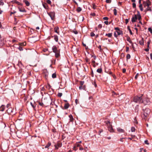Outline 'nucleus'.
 Returning a JSON list of instances; mask_svg holds the SVG:
<instances>
[{
  "label": "nucleus",
  "instance_id": "obj_18",
  "mask_svg": "<svg viewBox=\"0 0 152 152\" xmlns=\"http://www.w3.org/2000/svg\"><path fill=\"white\" fill-rule=\"evenodd\" d=\"M69 104L68 103H67L65 104L64 107L65 109H67V108H68L69 107Z\"/></svg>",
  "mask_w": 152,
  "mask_h": 152
},
{
  "label": "nucleus",
  "instance_id": "obj_51",
  "mask_svg": "<svg viewBox=\"0 0 152 152\" xmlns=\"http://www.w3.org/2000/svg\"><path fill=\"white\" fill-rule=\"evenodd\" d=\"M84 84V82L83 81H81L80 82V84L81 86H83Z\"/></svg>",
  "mask_w": 152,
  "mask_h": 152
},
{
  "label": "nucleus",
  "instance_id": "obj_35",
  "mask_svg": "<svg viewBox=\"0 0 152 152\" xmlns=\"http://www.w3.org/2000/svg\"><path fill=\"white\" fill-rule=\"evenodd\" d=\"M128 30H129V33H130V34H131V35H132L133 33H132V31H131V29H130V28H129V26H128Z\"/></svg>",
  "mask_w": 152,
  "mask_h": 152
},
{
  "label": "nucleus",
  "instance_id": "obj_26",
  "mask_svg": "<svg viewBox=\"0 0 152 152\" xmlns=\"http://www.w3.org/2000/svg\"><path fill=\"white\" fill-rule=\"evenodd\" d=\"M20 46H25L26 45V43L25 42L20 43L19 44Z\"/></svg>",
  "mask_w": 152,
  "mask_h": 152
},
{
  "label": "nucleus",
  "instance_id": "obj_43",
  "mask_svg": "<svg viewBox=\"0 0 152 152\" xmlns=\"http://www.w3.org/2000/svg\"><path fill=\"white\" fill-rule=\"evenodd\" d=\"M62 95V94L61 93H58V96L61 97Z\"/></svg>",
  "mask_w": 152,
  "mask_h": 152
},
{
  "label": "nucleus",
  "instance_id": "obj_52",
  "mask_svg": "<svg viewBox=\"0 0 152 152\" xmlns=\"http://www.w3.org/2000/svg\"><path fill=\"white\" fill-rule=\"evenodd\" d=\"M47 2L49 4H50L51 3V1L50 0H47Z\"/></svg>",
  "mask_w": 152,
  "mask_h": 152
},
{
  "label": "nucleus",
  "instance_id": "obj_12",
  "mask_svg": "<svg viewBox=\"0 0 152 152\" xmlns=\"http://www.w3.org/2000/svg\"><path fill=\"white\" fill-rule=\"evenodd\" d=\"M117 131L120 133H123L124 132V130L119 127L117 128Z\"/></svg>",
  "mask_w": 152,
  "mask_h": 152
},
{
  "label": "nucleus",
  "instance_id": "obj_53",
  "mask_svg": "<svg viewBox=\"0 0 152 152\" xmlns=\"http://www.w3.org/2000/svg\"><path fill=\"white\" fill-rule=\"evenodd\" d=\"M102 26L101 24H99L98 26V27L100 28H102Z\"/></svg>",
  "mask_w": 152,
  "mask_h": 152
},
{
  "label": "nucleus",
  "instance_id": "obj_59",
  "mask_svg": "<svg viewBox=\"0 0 152 152\" xmlns=\"http://www.w3.org/2000/svg\"><path fill=\"white\" fill-rule=\"evenodd\" d=\"M125 22H125L126 23V24H127L129 22V19H126L125 20Z\"/></svg>",
  "mask_w": 152,
  "mask_h": 152
},
{
  "label": "nucleus",
  "instance_id": "obj_19",
  "mask_svg": "<svg viewBox=\"0 0 152 152\" xmlns=\"http://www.w3.org/2000/svg\"><path fill=\"white\" fill-rule=\"evenodd\" d=\"M59 28L58 27H56L54 28V30L55 32L56 33L58 34H59V33L58 32V29Z\"/></svg>",
  "mask_w": 152,
  "mask_h": 152
},
{
  "label": "nucleus",
  "instance_id": "obj_4",
  "mask_svg": "<svg viewBox=\"0 0 152 152\" xmlns=\"http://www.w3.org/2000/svg\"><path fill=\"white\" fill-rule=\"evenodd\" d=\"M62 143L60 142H58L57 143L55 144L54 145L55 147V150H57L59 148H60L62 146Z\"/></svg>",
  "mask_w": 152,
  "mask_h": 152
},
{
  "label": "nucleus",
  "instance_id": "obj_49",
  "mask_svg": "<svg viewBox=\"0 0 152 152\" xmlns=\"http://www.w3.org/2000/svg\"><path fill=\"white\" fill-rule=\"evenodd\" d=\"M145 143L147 145H148L149 144V143L148 142V140H145L144 141Z\"/></svg>",
  "mask_w": 152,
  "mask_h": 152
},
{
  "label": "nucleus",
  "instance_id": "obj_20",
  "mask_svg": "<svg viewBox=\"0 0 152 152\" xmlns=\"http://www.w3.org/2000/svg\"><path fill=\"white\" fill-rule=\"evenodd\" d=\"M4 110V106L3 105H2L0 107V111H3Z\"/></svg>",
  "mask_w": 152,
  "mask_h": 152
},
{
  "label": "nucleus",
  "instance_id": "obj_22",
  "mask_svg": "<svg viewBox=\"0 0 152 152\" xmlns=\"http://www.w3.org/2000/svg\"><path fill=\"white\" fill-rule=\"evenodd\" d=\"M54 39L55 40V41L56 42H58V37L57 35H54Z\"/></svg>",
  "mask_w": 152,
  "mask_h": 152
},
{
  "label": "nucleus",
  "instance_id": "obj_57",
  "mask_svg": "<svg viewBox=\"0 0 152 152\" xmlns=\"http://www.w3.org/2000/svg\"><path fill=\"white\" fill-rule=\"evenodd\" d=\"M10 104H8L7 105V108H10Z\"/></svg>",
  "mask_w": 152,
  "mask_h": 152
},
{
  "label": "nucleus",
  "instance_id": "obj_16",
  "mask_svg": "<svg viewBox=\"0 0 152 152\" xmlns=\"http://www.w3.org/2000/svg\"><path fill=\"white\" fill-rule=\"evenodd\" d=\"M151 7H150L149 6L147 7L146 9L145 10L146 12L147 11H150V12H151Z\"/></svg>",
  "mask_w": 152,
  "mask_h": 152
},
{
  "label": "nucleus",
  "instance_id": "obj_7",
  "mask_svg": "<svg viewBox=\"0 0 152 152\" xmlns=\"http://www.w3.org/2000/svg\"><path fill=\"white\" fill-rule=\"evenodd\" d=\"M142 103L145 105L149 104L150 103V102L149 99L148 98H145L144 100H143Z\"/></svg>",
  "mask_w": 152,
  "mask_h": 152
},
{
  "label": "nucleus",
  "instance_id": "obj_11",
  "mask_svg": "<svg viewBox=\"0 0 152 152\" xmlns=\"http://www.w3.org/2000/svg\"><path fill=\"white\" fill-rule=\"evenodd\" d=\"M4 44V41L3 38L0 37V45L2 46Z\"/></svg>",
  "mask_w": 152,
  "mask_h": 152
},
{
  "label": "nucleus",
  "instance_id": "obj_60",
  "mask_svg": "<svg viewBox=\"0 0 152 152\" xmlns=\"http://www.w3.org/2000/svg\"><path fill=\"white\" fill-rule=\"evenodd\" d=\"M134 123L137 124V122L136 120V118H135V119H134Z\"/></svg>",
  "mask_w": 152,
  "mask_h": 152
},
{
  "label": "nucleus",
  "instance_id": "obj_30",
  "mask_svg": "<svg viewBox=\"0 0 152 152\" xmlns=\"http://www.w3.org/2000/svg\"><path fill=\"white\" fill-rule=\"evenodd\" d=\"M116 32L117 34V35H119L121 34L122 32L120 30L118 31H116Z\"/></svg>",
  "mask_w": 152,
  "mask_h": 152
},
{
  "label": "nucleus",
  "instance_id": "obj_29",
  "mask_svg": "<svg viewBox=\"0 0 152 152\" xmlns=\"http://www.w3.org/2000/svg\"><path fill=\"white\" fill-rule=\"evenodd\" d=\"M18 8L20 11V12H26V10L24 9H21L20 8Z\"/></svg>",
  "mask_w": 152,
  "mask_h": 152
},
{
  "label": "nucleus",
  "instance_id": "obj_50",
  "mask_svg": "<svg viewBox=\"0 0 152 152\" xmlns=\"http://www.w3.org/2000/svg\"><path fill=\"white\" fill-rule=\"evenodd\" d=\"M90 35L91 37H94L95 36V34L94 33L91 32L90 34Z\"/></svg>",
  "mask_w": 152,
  "mask_h": 152
},
{
  "label": "nucleus",
  "instance_id": "obj_32",
  "mask_svg": "<svg viewBox=\"0 0 152 152\" xmlns=\"http://www.w3.org/2000/svg\"><path fill=\"white\" fill-rule=\"evenodd\" d=\"M131 130L132 132H134L135 130V128L134 127H132L131 128Z\"/></svg>",
  "mask_w": 152,
  "mask_h": 152
},
{
  "label": "nucleus",
  "instance_id": "obj_3",
  "mask_svg": "<svg viewBox=\"0 0 152 152\" xmlns=\"http://www.w3.org/2000/svg\"><path fill=\"white\" fill-rule=\"evenodd\" d=\"M52 49L53 52L55 53L56 57V58L60 56L59 51L57 49L56 46H53L52 48Z\"/></svg>",
  "mask_w": 152,
  "mask_h": 152
},
{
  "label": "nucleus",
  "instance_id": "obj_55",
  "mask_svg": "<svg viewBox=\"0 0 152 152\" xmlns=\"http://www.w3.org/2000/svg\"><path fill=\"white\" fill-rule=\"evenodd\" d=\"M103 19L105 20H108V18L107 17H104L103 18Z\"/></svg>",
  "mask_w": 152,
  "mask_h": 152
},
{
  "label": "nucleus",
  "instance_id": "obj_36",
  "mask_svg": "<svg viewBox=\"0 0 152 152\" xmlns=\"http://www.w3.org/2000/svg\"><path fill=\"white\" fill-rule=\"evenodd\" d=\"M113 12L114 15H116L117 14L116 10V9H114L113 10Z\"/></svg>",
  "mask_w": 152,
  "mask_h": 152
},
{
  "label": "nucleus",
  "instance_id": "obj_62",
  "mask_svg": "<svg viewBox=\"0 0 152 152\" xmlns=\"http://www.w3.org/2000/svg\"><path fill=\"white\" fill-rule=\"evenodd\" d=\"M126 71V69L125 68H124L123 69V73H125Z\"/></svg>",
  "mask_w": 152,
  "mask_h": 152
},
{
  "label": "nucleus",
  "instance_id": "obj_61",
  "mask_svg": "<svg viewBox=\"0 0 152 152\" xmlns=\"http://www.w3.org/2000/svg\"><path fill=\"white\" fill-rule=\"evenodd\" d=\"M104 23L106 25H108V22L107 21H106L104 22Z\"/></svg>",
  "mask_w": 152,
  "mask_h": 152
},
{
  "label": "nucleus",
  "instance_id": "obj_14",
  "mask_svg": "<svg viewBox=\"0 0 152 152\" xmlns=\"http://www.w3.org/2000/svg\"><path fill=\"white\" fill-rule=\"evenodd\" d=\"M139 43L141 45H144V40L143 38H142L139 41Z\"/></svg>",
  "mask_w": 152,
  "mask_h": 152
},
{
  "label": "nucleus",
  "instance_id": "obj_41",
  "mask_svg": "<svg viewBox=\"0 0 152 152\" xmlns=\"http://www.w3.org/2000/svg\"><path fill=\"white\" fill-rule=\"evenodd\" d=\"M127 40L130 43H132V42L130 38L129 37L127 39Z\"/></svg>",
  "mask_w": 152,
  "mask_h": 152
},
{
  "label": "nucleus",
  "instance_id": "obj_64",
  "mask_svg": "<svg viewBox=\"0 0 152 152\" xmlns=\"http://www.w3.org/2000/svg\"><path fill=\"white\" fill-rule=\"evenodd\" d=\"M86 61L87 62H88L89 61V59L88 58H86Z\"/></svg>",
  "mask_w": 152,
  "mask_h": 152
},
{
  "label": "nucleus",
  "instance_id": "obj_6",
  "mask_svg": "<svg viewBox=\"0 0 152 152\" xmlns=\"http://www.w3.org/2000/svg\"><path fill=\"white\" fill-rule=\"evenodd\" d=\"M14 109L12 107L9 108L7 110V112L9 114L14 115L15 114V113L13 112Z\"/></svg>",
  "mask_w": 152,
  "mask_h": 152
},
{
  "label": "nucleus",
  "instance_id": "obj_44",
  "mask_svg": "<svg viewBox=\"0 0 152 152\" xmlns=\"http://www.w3.org/2000/svg\"><path fill=\"white\" fill-rule=\"evenodd\" d=\"M46 87L48 89H50V86L49 84H48L47 85Z\"/></svg>",
  "mask_w": 152,
  "mask_h": 152
},
{
  "label": "nucleus",
  "instance_id": "obj_33",
  "mask_svg": "<svg viewBox=\"0 0 152 152\" xmlns=\"http://www.w3.org/2000/svg\"><path fill=\"white\" fill-rule=\"evenodd\" d=\"M52 77L53 78H55L56 77V73H54L52 75Z\"/></svg>",
  "mask_w": 152,
  "mask_h": 152
},
{
  "label": "nucleus",
  "instance_id": "obj_54",
  "mask_svg": "<svg viewBox=\"0 0 152 152\" xmlns=\"http://www.w3.org/2000/svg\"><path fill=\"white\" fill-rule=\"evenodd\" d=\"M138 76V73L134 77V78L135 79H137Z\"/></svg>",
  "mask_w": 152,
  "mask_h": 152
},
{
  "label": "nucleus",
  "instance_id": "obj_56",
  "mask_svg": "<svg viewBox=\"0 0 152 152\" xmlns=\"http://www.w3.org/2000/svg\"><path fill=\"white\" fill-rule=\"evenodd\" d=\"M79 149L80 150H83V148L81 146H80L79 147Z\"/></svg>",
  "mask_w": 152,
  "mask_h": 152
},
{
  "label": "nucleus",
  "instance_id": "obj_63",
  "mask_svg": "<svg viewBox=\"0 0 152 152\" xmlns=\"http://www.w3.org/2000/svg\"><path fill=\"white\" fill-rule=\"evenodd\" d=\"M129 50V48L128 47H126V52H127Z\"/></svg>",
  "mask_w": 152,
  "mask_h": 152
},
{
  "label": "nucleus",
  "instance_id": "obj_17",
  "mask_svg": "<svg viewBox=\"0 0 152 152\" xmlns=\"http://www.w3.org/2000/svg\"><path fill=\"white\" fill-rule=\"evenodd\" d=\"M51 145V143L50 142H48L47 144L45 146V148H48Z\"/></svg>",
  "mask_w": 152,
  "mask_h": 152
},
{
  "label": "nucleus",
  "instance_id": "obj_8",
  "mask_svg": "<svg viewBox=\"0 0 152 152\" xmlns=\"http://www.w3.org/2000/svg\"><path fill=\"white\" fill-rule=\"evenodd\" d=\"M48 14L50 16L51 19L53 20L55 16V13L54 12H51L48 13Z\"/></svg>",
  "mask_w": 152,
  "mask_h": 152
},
{
  "label": "nucleus",
  "instance_id": "obj_42",
  "mask_svg": "<svg viewBox=\"0 0 152 152\" xmlns=\"http://www.w3.org/2000/svg\"><path fill=\"white\" fill-rule=\"evenodd\" d=\"M132 7L134 8H135L136 7V4L135 3H133L132 4Z\"/></svg>",
  "mask_w": 152,
  "mask_h": 152
},
{
  "label": "nucleus",
  "instance_id": "obj_47",
  "mask_svg": "<svg viewBox=\"0 0 152 152\" xmlns=\"http://www.w3.org/2000/svg\"><path fill=\"white\" fill-rule=\"evenodd\" d=\"M111 1V0H106V2L107 3H109Z\"/></svg>",
  "mask_w": 152,
  "mask_h": 152
},
{
  "label": "nucleus",
  "instance_id": "obj_9",
  "mask_svg": "<svg viewBox=\"0 0 152 152\" xmlns=\"http://www.w3.org/2000/svg\"><path fill=\"white\" fill-rule=\"evenodd\" d=\"M108 130L111 132H114V130L112 127V125H108Z\"/></svg>",
  "mask_w": 152,
  "mask_h": 152
},
{
  "label": "nucleus",
  "instance_id": "obj_45",
  "mask_svg": "<svg viewBox=\"0 0 152 152\" xmlns=\"http://www.w3.org/2000/svg\"><path fill=\"white\" fill-rule=\"evenodd\" d=\"M106 124H107V126L108 125H111L110 122L109 121H107Z\"/></svg>",
  "mask_w": 152,
  "mask_h": 152
},
{
  "label": "nucleus",
  "instance_id": "obj_13",
  "mask_svg": "<svg viewBox=\"0 0 152 152\" xmlns=\"http://www.w3.org/2000/svg\"><path fill=\"white\" fill-rule=\"evenodd\" d=\"M23 1L25 3L26 6H29L30 3L27 0H24Z\"/></svg>",
  "mask_w": 152,
  "mask_h": 152
},
{
  "label": "nucleus",
  "instance_id": "obj_28",
  "mask_svg": "<svg viewBox=\"0 0 152 152\" xmlns=\"http://www.w3.org/2000/svg\"><path fill=\"white\" fill-rule=\"evenodd\" d=\"M139 7L140 8V10L142 11L143 10V8L142 4H140L139 6Z\"/></svg>",
  "mask_w": 152,
  "mask_h": 152
},
{
  "label": "nucleus",
  "instance_id": "obj_39",
  "mask_svg": "<svg viewBox=\"0 0 152 152\" xmlns=\"http://www.w3.org/2000/svg\"><path fill=\"white\" fill-rule=\"evenodd\" d=\"M4 4V2L3 0H1L0 1V5H3Z\"/></svg>",
  "mask_w": 152,
  "mask_h": 152
},
{
  "label": "nucleus",
  "instance_id": "obj_25",
  "mask_svg": "<svg viewBox=\"0 0 152 152\" xmlns=\"http://www.w3.org/2000/svg\"><path fill=\"white\" fill-rule=\"evenodd\" d=\"M97 72L99 73H101L102 72V68H100L98 69L97 70Z\"/></svg>",
  "mask_w": 152,
  "mask_h": 152
},
{
  "label": "nucleus",
  "instance_id": "obj_2",
  "mask_svg": "<svg viewBox=\"0 0 152 152\" xmlns=\"http://www.w3.org/2000/svg\"><path fill=\"white\" fill-rule=\"evenodd\" d=\"M137 15H135L133 17L132 19V22L133 23L136 21V20L138 19L139 20L141 18V17L139 11H138Z\"/></svg>",
  "mask_w": 152,
  "mask_h": 152
},
{
  "label": "nucleus",
  "instance_id": "obj_27",
  "mask_svg": "<svg viewBox=\"0 0 152 152\" xmlns=\"http://www.w3.org/2000/svg\"><path fill=\"white\" fill-rule=\"evenodd\" d=\"M82 9L81 8V7H78L77 9V11L78 12H80L81 10Z\"/></svg>",
  "mask_w": 152,
  "mask_h": 152
},
{
  "label": "nucleus",
  "instance_id": "obj_10",
  "mask_svg": "<svg viewBox=\"0 0 152 152\" xmlns=\"http://www.w3.org/2000/svg\"><path fill=\"white\" fill-rule=\"evenodd\" d=\"M143 4L144 7H145L146 6H147V7L148 6H150V5L151 4V2L150 1H149V2L148 1H146V2H144Z\"/></svg>",
  "mask_w": 152,
  "mask_h": 152
},
{
  "label": "nucleus",
  "instance_id": "obj_40",
  "mask_svg": "<svg viewBox=\"0 0 152 152\" xmlns=\"http://www.w3.org/2000/svg\"><path fill=\"white\" fill-rule=\"evenodd\" d=\"M18 49L20 51H22L23 50V48L21 46H19V47L18 48Z\"/></svg>",
  "mask_w": 152,
  "mask_h": 152
},
{
  "label": "nucleus",
  "instance_id": "obj_24",
  "mask_svg": "<svg viewBox=\"0 0 152 152\" xmlns=\"http://www.w3.org/2000/svg\"><path fill=\"white\" fill-rule=\"evenodd\" d=\"M43 6L45 9H47L48 8V6L46 4H43Z\"/></svg>",
  "mask_w": 152,
  "mask_h": 152
},
{
  "label": "nucleus",
  "instance_id": "obj_46",
  "mask_svg": "<svg viewBox=\"0 0 152 152\" xmlns=\"http://www.w3.org/2000/svg\"><path fill=\"white\" fill-rule=\"evenodd\" d=\"M148 30L151 33H152V29L151 28H148Z\"/></svg>",
  "mask_w": 152,
  "mask_h": 152
},
{
  "label": "nucleus",
  "instance_id": "obj_15",
  "mask_svg": "<svg viewBox=\"0 0 152 152\" xmlns=\"http://www.w3.org/2000/svg\"><path fill=\"white\" fill-rule=\"evenodd\" d=\"M69 118L70 121L71 122H73V121L74 118L72 115H69Z\"/></svg>",
  "mask_w": 152,
  "mask_h": 152
},
{
  "label": "nucleus",
  "instance_id": "obj_34",
  "mask_svg": "<svg viewBox=\"0 0 152 152\" xmlns=\"http://www.w3.org/2000/svg\"><path fill=\"white\" fill-rule=\"evenodd\" d=\"M75 145L76 147L77 148V147L79 148V147L81 146V145L78 143H76Z\"/></svg>",
  "mask_w": 152,
  "mask_h": 152
},
{
  "label": "nucleus",
  "instance_id": "obj_48",
  "mask_svg": "<svg viewBox=\"0 0 152 152\" xmlns=\"http://www.w3.org/2000/svg\"><path fill=\"white\" fill-rule=\"evenodd\" d=\"M77 149L75 145L73 147V150L75 151H76Z\"/></svg>",
  "mask_w": 152,
  "mask_h": 152
},
{
  "label": "nucleus",
  "instance_id": "obj_21",
  "mask_svg": "<svg viewBox=\"0 0 152 152\" xmlns=\"http://www.w3.org/2000/svg\"><path fill=\"white\" fill-rule=\"evenodd\" d=\"M79 88L80 90H85L86 88V87L85 86H79Z\"/></svg>",
  "mask_w": 152,
  "mask_h": 152
},
{
  "label": "nucleus",
  "instance_id": "obj_23",
  "mask_svg": "<svg viewBox=\"0 0 152 152\" xmlns=\"http://www.w3.org/2000/svg\"><path fill=\"white\" fill-rule=\"evenodd\" d=\"M112 33H110L108 34H105V36H107L108 37H112Z\"/></svg>",
  "mask_w": 152,
  "mask_h": 152
},
{
  "label": "nucleus",
  "instance_id": "obj_58",
  "mask_svg": "<svg viewBox=\"0 0 152 152\" xmlns=\"http://www.w3.org/2000/svg\"><path fill=\"white\" fill-rule=\"evenodd\" d=\"M96 5H95V4H93V8L94 9H95L96 8Z\"/></svg>",
  "mask_w": 152,
  "mask_h": 152
},
{
  "label": "nucleus",
  "instance_id": "obj_1",
  "mask_svg": "<svg viewBox=\"0 0 152 152\" xmlns=\"http://www.w3.org/2000/svg\"><path fill=\"white\" fill-rule=\"evenodd\" d=\"M142 95H142V96L140 97L138 96H135L134 97L133 99L134 102H135L139 104L142 103L143 102V100L142 98Z\"/></svg>",
  "mask_w": 152,
  "mask_h": 152
},
{
  "label": "nucleus",
  "instance_id": "obj_31",
  "mask_svg": "<svg viewBox=\"0 0 152 152\" xmlns=\"http://www.w3.org/2000/svg\"><path fill=\"white\" fill-rule=\"evenodd\" d=\"M14 2V3H16V4H18V5H20L21 4L19 2L17 1H13Z\"/></svg>",
  "mask_w": 152,
  "mask_h": 152
},
{
  "label": "nucleus",
  "instance_id": "obj_37",
  "mask_svg": "<svg viewBox=\"0 0 152 152\" xmlns=\"http://www.w3.org/2000/svg\"><path fill=\"white\" fill-rule=\"evenodd\" d=\"M151 42V40H149L147 42V47L149 48V45Z\"/></svg>",
  "mask_w": 152,
  "mask_h": 152
},
{
  "label": "nucleus",
  "instance_id": "obj_5",
  "mask_svg": "<svg viewBox=\"0 0 152 152\" xmlns=\"http://www.w3.org/2000/svg\"><path fill=\"white\" fill-rule=\"evenodd\" d=\"M150 109L149 108H146L144 110V115L145 118L148 116L150 114Z\"/></svg>",
  "mask_w": 152,
  "mask_h": 152
},
{
  "label": "nucleus",
  "instance_id": "obj_38",
  "mask_svg": "<svg viewBox=\"0 0 152 152\" xmlns=\"http://www.w3.org/2000/svg\"><path fill=\"white\" fill-rule=\"evenodd\" d=\"M126 58L127 59H129L130 58V55L129 54H128L126 56Z\"/></svg>",
  "mask_w": 152,
  "mask_h": 152
}]
</instances>
